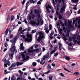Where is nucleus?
<instances>
[{
  "label": "nucleus",
  "mask_w": 80,
  "mask_h": 80,
  "mask_svg": "<svg viewBox=\"0 0 80 80\" xmlns=\"http://www.w3.org/2000/svg\"><path fill=\"white\" fill-rule=\"evenodd\" d=\"M17 37H14V39L13 40H10V42L12 43V47L10 49V50L12 52V53L16 52L17 53V49L15 48H16V47H15V43H16V41H17Z\"/></svg>",
  "instance_id": "f257e3e1"
},
{
  "label": "nucleus",
  "mask_w": 80,
  "mask_h": 80,
  "mask_svg": "<svg viewBox=\"0 0 80 80\" xmlns=\"http://www.w3.org/2000/svg\"><path fill=\"white\" fill-rule=\"evenodd\" d=\"M72 21H71L69 22L68 25V28H67V31L68 32H67L66 34V35L67 37H69V33L70 32V30H71L70 28H72V29H73V25H72Z\"/></svg>",
  "instance_id": "f03ea898"
},
{
  "label": "nucleus",
  "mask_w": 80,
  "mask_h": 80,
  "mask_svg": "<svg viewBox=\"0 0 80 80\" xmlns=\"http://www.w3.org/2000/svg\"><path fill=\"white\" fill-rule=\"evenodd\" d=\"M26 53H27V51H24V52L21 54V55L22 58H23L24 60H27V61H28V60H29L30 57L28 56L27 55Z\"/></svg>",
  "instance_id": "7ed1b4c3"
},
{
  "label": "nucleus",
  "mask_w": 80,
  "mask_h": 80,
  "mask_svg": "<svg viewBox=\"0 0 80 80\" xmlns=\"http://www.w3.org/2000/svg\"><path fill=\"white\" fill-rule=\"evenodd\" d=\"M38 35L39 36L38 38L37 39V41H38V42H40L41 39H42V38H43V33L41 32H39L38 34L36 35V38H37V36H38Z\"/></svg>",
  "instance_id": "20e7f679"
},
{
  "label": "nucleus",
  "mask_w": 80,
  "mask_h": 80,
  "mask_svg": "<svg viewBox=\"0 0 80 80\" xmlns=\"http://www.w3.org/2000/svg\"><path fill=\"white\" fill-rule=\"evenodd\" d=\"M28 31L27 32V37L28 38H26L25 39V42H31L32 40V35L31 34H28L29 33Z\"/></svg>",
  "instance_id": "39448f33"
},
{
  "label": "nucleus",
  "mask_w": 80,
  "mask_h": 80,
  "mask_svg": "<svg viewBox=\"0 0 80 80\" xmlns=\"http://www.w3.org/2000/svg\"><path fill=\"white\" fill-rule=\"evenodd\" d=\"M62 3H63V5H62V7L61 8L60 10V13H62L65 12V1L64 0H62Z\"/></svg>",
  "instance_id": "423d86ee"
},
{
  "label": "nucleus",
  "mask_w": 80,
  "mask_h": 80,
  "mask_svg": "<svg viewBox=\"0 0 80 80\" xmlns=\"http://www.w3.org/2000/svg\"><path fill=\"white\" fill-rule=\"evenodd\" d=\"M58 10H59V6L57 4V10L56 12V14L58 16V18L59 19L61 20L62 18V16L60 14H59V13H58Z\"/></svg>",
  "instance_id": "0eeeda50"
},
{
  "label": "nucleus",
  "mask_w": 80,
  "mask_h": 80,
  "mask_svg": "<svg viewBox=\"0 0 80 80\" xmlns=\"http://www.w3.org/2000/svg\"><path fill=\"white\" fill-rule=\"evenodd\" d=\"M17 65V64L16 63H12L10 66L8 68V70H10V71L12 70H13V68H14V67H15Z\"/></svg>",
  "instance_id": "6e6552de"
},
{
  "label": "nucleus",
  "mask_w": 80,
  "mask_h": 80,
  "mask_svg": "<svg viewBox=\"0 0 80 80\" xmlns=\"http://www.w3.org/2000/svg\"><path fill=\"white\" fill-rule=\"evenodd\" d=\"M77 21H78L77 23H78V24L80 23V19L78 18H77L73 20V24H74L75 23V22H77Z\"/></svg>",
  "instance_id": "1a4fd4ad"
},
{
  "label": "nucleus",
  "mask_w": 80,
  "mask_h": 80,
  "mask_svg": "<svg viewBox=\"0 0 80 80\" xmlns=\"http://www.w3.org/2000/svg\"><path fill=\"white\" fill-rule=\"evenodd\" d=\"M37 17L38 18H37V22L39 23H40L42 21V19H41V18H40V14H38Z\"/></svg>",
  "instance_id": "9d476101"
},
{
  "label": "nucleus",
  "mask_w": 80,
  "mask_h": 80,
  "mask_svg": "<svg viewBox=\"0 0 80 80\" xmlns=\"http://www.w3.org/2000/svg\"><path fill=\"white\" fill-rule=\"evenodd\" d=\"M46 8L47 12H48L49 13H50V10H49V9H48V8H51V6L49 5H48V6L47 5L46 6Z\"/></svg>",
  "instance_id": "9b49d317"
},
{
  "label": "nucleus",
  "mask_w": 80,
  "mask_h": 80,
  "mask_svg": "<svg viewBox=\"0 0 80 80\" xmlns=\"http://www.w3.org/2000/svg\"><path fill=\"white\" fill-rule=\"evenodd\" d=\"M29 20L30 21V23H33V22L34 21V20H32V15H30L29 17Z\"/></svg>",
  "instance_id": "f8f14e48"
},
{
  "label": "nucleus",
  "mask_w": 80,
  "mask_h": 80,
  "mask_svg": "<svg viewBox=\"0 0 80 80\" xmlns=\"http://www.w3.org/2000/svg\"><path fill=\"white\" fill-rule=\"evenodd\" d=\"M40 10L39 9H35L34 10V13L36 14V15H38L40 14H39V13Z\"/></svg>",
  "instance_id": "ddd939ff"
},
{
  "label": "nucleus",
  "mask_w": 80,
  "mask_h": 80,
  "mask_svg": "<svg viewBox=\"0 0 80 80\" xmlns=\"http://www.w3.org/2000/svg\"><path fill=\"white\" fill-rule=\"evenodd\" d=\"M77 38V36L76 35H74L72 37V39L75 42H77V40H76V38Z\"/></svg>",
  "instance_id": "4468645a"
},
{
  "label": "nucleus",
  "mask_w": 80,
  "mask_h": 80,
  "mask_svg": "<svg viewBox=\"0 0 80 80\" xmlns=\"http://www.w3.org/2000/svg\"><path fill=\"white\" fill-rule=\"evenodd\" d=\"M43 61H45V56H43L42 59H41V61L40 62V64L42 65L43 63Z\"/></svg>",
  "instance_id": "2eb2a0df"
},
{
  "label": "nucleus",
  "mask_w": 80,
  "mask_h": 80,
  "mask_svg": "<svg viewBox=\"0 0 80 80\" xmlns=\"http://www.w3.org/2000/svg\"><path fill=\"white\" fill-rule=\"evenodd\" d=\"M13 55H14V53H12L11 55L10 54H9V57L10 58H11V59H12L13 58Z\"/></svg>",
  "instance_id": "dca6fc26"
},
{
  "label": "nucleus",
  "mask_w": 80,
  "mask_h": 80,
  "mask_svg": "<svg viewBox=\"0 0 80 80\" xmlns=\"http://www.w3.org/2000/svg\"><path fill=\"white\" fill-rule=\"evenodd\" d=\"M32 24H33V25H36L37 26H38L40 23H39V22L36 23L35 22V21H34L33 23H32Z\"/></svg>",
  "instance_id": "f3484780"
},
{
  "label": "nucleus",
  "mask_w": 80,
  "mask_h": 80,
  "mask_svg": "<svg viewBox=\"0 0 80 80\" xmlns=\"http://www.w3.org/2000/svg\"><path fill=\"white\" fill-rule=\"evenodd\" d=\"M44 57H45V58H48L50 57V56L49 55V52H48L46 54L45 56H44Z\"/></svg>",
  "instance_id": "a211bd4d"
},
{
  "label": "nucleus",
  "mask_w": 80,
  "mask_h": 80,
  "mask_svg": "<svg viewBox=\"0 0 80 80\" xmlns=\"http://www.w3.org/2000/svg\"><path fill=\"white\" fill-rule=\"evenodd\" d=\"M15 25L12 26L10 28V29H11L12 31H13V29H15Z\"/></svg>",
  "instance_id": "6ab92c4d"
},
{
  "label": "nucleus",
  "mask_w": 80,
  "mask_h": 80,
  "mask_svg": "<svg viewBox=\"0 0 80 80\" xmlns=\"http://www.w3.org/2000/svg\"><path fill=\"white\" fill-rule=\"evenodd\" d=\"M59 45V50H62V45H61L60 43H59L58 44Z\"/></svg>",
  "instance_id": "aec40b11"
},
{
  "label": "nucleus",
  "mask_w": 80,
  "mask_h": 80,
  "mask_svg": "<svg viewBox=\"0 0 80 80\" xmlns=\"http://www.w3.org/2000/svg\"><path fill=\"white\" fill-rule=\"evenodd\" d=\"M17 66H19V65H22L23 63L22 62H17L16 63Z\"/></svg>",
  "instance_id": "412c9836"
},
{
  "label": "nucleus",
  "mask_w": 80,
  "mask_h": 80,
  "mask_svg": "<svg viewBox=\"0 0 80 80\" xmlns=\"http://www.w3.org/2000/svg\"><path fill=\"white\" fill-rule=\"evenodd\" d=\"M47 67L48 70H52V68H51V66L49 64L48 65Z\"/></svg>",
  "instance_id": "4be33fe9"
},
{
  "label": "nucleus",
  "mask_w": 80,
  "mask_h": 80,
  "mask_svg": "<svg viewBox=\"0 0 80 80\" xmlns=\"http://www.w3.org/2000/svg\"><path fill=\"white\" fill-rule=\"evenodd\" d=\"M8 31H9V29H8L6 30V31L4 33L5 35H7L8 34Z\"/></svg>",
  "instance_id": "5701e85b"
},
{
  "label": "nucleus",
  "mask_w": 80,
  "mask_h": 80,
  "mask_svg": "<svg viewBox=\"0 0 80 80\" xmlns=\"http://www.w3.org/2000/svg\"><path fill=\"white\" fill-rule=\"evenodd\" d=\"M71 1L72 3H77V2H78V0H71Z\"/></svg>",
  "instance_id": "b1692460"
},
{
  "label": "nucleus",
  "mask_w": 80,
  "mask_h": 80,
  "mask_svg": "<svg viewBox=\"0 0 80 80\" xmlns=\"http://www.w3.org/2000/svg\"><path fill=\"white\" fill-rule=\"evenodd\" d=\"M64 57H65V59H66V60H68V61H69V60H70V58L68 56H66Z\"/></svg>",
  "instance_id": "393cba45"
},
{
  "label": "nucleus",
  "mask_w": 80,
  "mask_h": 80,
  "mask_svg": "<svg viewBox=\"0 0 80 80\" xmlns=\"http://www.w3.org/2000/svg\"><path fill=\"white\" fill-rule=\"evenodd\" d=\"M52 2L53 3L54 7H55H55H56V6H55V5L56 4V3H55V0H52Z\"/></svg>",
  "instance_id": "a878e982"
},
{
  "label": "nucleus",
  "mask_w": 80,
  "mask_h": 80,
  "mask_svg": "<svg viewBox=\"0 0 80 80\" xmlns=\"http://www.w3.org/2000/svg\"><path fill=\"white\" fill-rule=\"evenodd\" d=\"M6 64L8 65V66H10V65L11 64L10 62L8 61H7V62H6Z\"/></svg>",
  "instance_id": "bb28decb"
},
{
  "label": "nucleus",
  "mask_w": 80,
  "mask_h": 80,
  "mask_svg": "<svg viewBox=\"0 0 80 80\" xmlns=\"http://www.w3.org/2000/svg\"><path fill=\"white\" fill-rule=\"evenodd\" d=\"M63 68L64 69V70L65 71H67V72H68L69 73H72V72L68 70L67 68Z\"/></svg>",
  "instance_id": "cd10ccee"
},
{
  "label": "nucleus",
  "mask_w": 80,
  "mask_h": 80,
  "mask_svg": "<svg viewBox=\"0 0 80 80\" xmlns=\"http://www.w3.org/2000/svg\"><path fill=\"white\" fill-rule=\"evenodd\" d=\"M2 61L3 62H4V63H6L7 61V59H3L2 60Z\"/></svg>",
  "instance_id": "c85d7f7f"
},
{
  "label": "nucleus",
  "mask_w": 80,
  "mask_h": 80,
  "mask_svg": "<svg viewBox=\"0 0 80 80\" xmlns=\"http://www.w3.org/2000/svg\"><path fill=\"white\" fill-rule=\"evenodd\" d=\"M34 75H35V78H36V79H38V76H39V75H37V74L36 73H35L34 74Z\"/></svg>",
  "instance_id": "c756f323"
},
{
  "label": "nucleus",
  "mask_w": 80,
  "mask_h": 80,
  "mask_svg": "<svg viewBox=\"0 0 80 80\" xmlns=\"http://www.w3.org/2000/svg\"><path fill=\"white\" fill-rule=\"evenodd\" d=\"M49 30H52V24H50L49 25Z\"/></svg>",
  "instance_id": "7c9ffc66"
},
{
  "label": "nucleus",
  "mask_w": 80,
  "mask_h": 80,
  "mask_svg": "<svg viewBox=\"0 0 80 80\" xmlns=\"http://www.w3.org/2000/svg\"><path fill=\"white\" fill-rule=\"evenodd\" d=\"M33 67H35L37 65V63L35 62H33L32 63Z\"/></svg>",
  "instance_id": "2f4dec72"
},
{
  "label": "nucleus",
  "mask_w": 80,
  "mask_h": 80,
  "mask_svg": "<svg viewBox=\"0 0 80 80\" xmlns=\"http://www.w3.org/2000/svg\"><path fill=\"white\" fill-rule=\"evenodd\" d=\"M51 72V70H49L47 72H44V74H48V73H50Z\"/></svg>",
  "instance_id": "473e14b6"
},
{
  "label": "nucleus",
  "mask_w": 80,
  "mask_h": 80,
  "mask_svg": "<svg viewBox=\"0 0 80 80\" xmlns=\"http://www.w3.org/2000/svg\"><path fill=\"white\" fill-rule=\"evenodd\" d=\"M31 17L33 20H35V16L34 15H32L31 16Z\"/></svg>",
  "instance_id": "72a5a7b5"
},
{
  "label": "nucleus",
  "mask_w": 80,
  "mask_h": 80,
  "mask_svg": "<svg viewBox=\"0 0 80 80\" xmlns=\"http://www.w3.org/2000/svg\"><path fill=\"white\" fill-rule=\"evenodd\" d=\"M28 52L29 53H32L33 52V51L32 50L29 49L28 50Z\"/></svg>",
  "instance_id": "f704fd0d"
},
{
  "label": "nucleus",
  "mask_w": 80,
  "mask_h": 80,
  "mask_svg": "<svg viewBox=\"0 0 80 80\" xmlns=\"http://www.w3.org/2000/svg\"><path fill=\"white\" fill-rule=\"evenodd\" d=\"M73 45V42H72V41H70V43L69 44V45L70 47L72 46Z\"/></svg>",
  "instance_id": "c9c22d12"
},
{
  "label": "nucleus",
  "mask_w": 80,
  "mask_h": 80,
  "mask_svg": "<svg viewBox=\"0 0 80 80\" xmlns=\"http://www.w3.org/2000/svg\"><path fill=\"white\" fill-rule=\"evenodd\" d=\"M26 2V0H23V1H22L21 3H22V5H24L25 4V3Z\"/></svg>",
  "instance_id": "e433bc0d"
},
{
  "label": "nucleus",
  "mask_w": 80,
  "mask_h": 80,
  "mask_svg": "<svg viewBox=\"0 0 80 80\" xmlns=\"http://www.w3.org/2000/svg\"><path fill=\"white\" fill-rule=\"evenodd\" d=\"M14 19H15V17H14V16H11V20L12 21H13V20H14Z\"/></svg>",
  "instance_id": "4c0bfd02"
},
{
  "label": "nucleus",
  "mask_w": 80,
  "mask_h": 80,
  "mask_svg": "<svg viewBox=\"0 0 80 80\" xmlns=\"http://www.w3.org/2000/svg\"><path fill=\"white\" fill-rule=\"evenodd\" d=\"M77 39L78 40H80V36L79 35L77 37Z\"/></svg>",
  "instance_id": "58836bf2"
},
{
  "label": "nucleus",
  "mask_w": 80,
  "mask_h": 80,
  "mask_svg": "<svg viewBox=\"0 0 80 80\" xmlns=\"http://www.w3.org/2000/svg\"><path fill=\"white\" fill-rule=\"evenodd\" d=\"M35 32H37V30L35 29L34 30H32V33H35Z\"/></svg>",
  "instance_id": "ea45409f"
},
{
  "label": "nucleus",
  "mask_w": 80,
  "mask_h": 80,
  "mask_svg": "<svg viewBox=\"0 0 80 80\" xmlns=\"http://www.w3.org/2000/svg\"><path fill=\"white\" fill-rule=\"evenodd\" d=\"M57 50V47H56L54 48V50H53V51H54L55 52H56Z\"/></svg>",
  "instance_id": "a19ab883"
},
{
  "label": "nucleus",
  "mask_w": 80,
  "mask_h": 80,
  "mask_svg": "<svg viewBox=\"0 0 80 80\" xmlns=\"http://www.w3.org/2000/svg\"><path fill=\"white\" fill-rule=\"evenodd\" d=\"M73 75H80V73H79L78 72H74L73 74Z\"/></svg>",
  "instance_id": "79ce46f5"
},
{
  "label": "nucleus",
  "mask_w": 80,
  "mask_h": 80,
  "mask_svg": "<svg viewBox=\"0 0 80 80\" xmlns=\"http://www.w3.org/2000/svg\"><path fill=\"white\" fill-rule=\"evenodd\" d=\"M72 40V37H69V42H71Z\"/></svg>",
  "instance_id": "37998d69"
},
{
  "label": "nucleus",
  "mask_w": 80,
  "mask_h": 80,
  "mask_svg": "<svg viewBox=\"0 0 80 80\" xmlns=\"http://www.w3.org/2000/svg\"><path fill=\"white\" fill-rule=\"evenodd\" d=\"M55 51L53 50H52V51H51L50 52V55H52V54H53V53H55Z\"/></svg>",
  "instance_id": "c03bdc74"
},
{
  "label": "nucleus",
  "mask_w": 80,
  "mask_h": 80,
  "mask_svg": "<svg viewBox=\"0 0 80 80\" xmlns=\"http://www.w3.org/2000/svg\"><path fill=\"white\" fill-rule=\"evenodd\" d=\"M20 50H24V47H20Z\"/></svg>",
  "instance_id": "a18cd8bd"
},
{
  "label": "nucleus",
  "mask_w": 80,
  "mask_h": 80,
  "mask_svg": "<svg viewBox=\"0 0 80 80\" xmlns=\"http://www.w3.org/2000/svg\"><path fill=\"white\" fill-rule=\"evenodd\" d=\"M30 1L31 3H35V1H33V0H30Z\"/></svg>",
  "instance_id": "49530a36"
},
{
  "label": "nucleus",
  "mask_w": 80,
  "mask_h": 80,
  "mask_svg": "<svg viewBox=\"0 0 80 80\" xmlns=\"http://www.w3.org/2000/svg\"><path fill=\"white\" fill-rule=\"evenodd\" d=\"M9 37L10 38V39L11 38H13V35L12 34H11L10 36H9Z\"/></svg>",
  "instance_id": "de8ad7c7"
},
{
  "label": "nucleus",
  "mask_w": 80,
  "mask_h": 80,
  "mask_svg": "<svg viewBox=\"0 0 80 80\" xmlns=\"http://www.w3.org/2000/svg\"><path fill=\"white\" fill-rule=\"evenodd\" d=\"M58 55V52H57L56 53H54V56L57 57V55Z\"/></svg>",
  "instance_id": "09e8293b"
},
{
  "label": "nucleus",
  "mask_w": 80,
  "mask_h": 80,
  "mask_svg": "<svg viewBox=\"0 0 80 80\" xmlns=\"http://www.w3.org/2000/svg\"><path fill=\"white\" fill-rule=\"evenodd\" d=\"M20 13H19L18 15H17V19L18 20L19 19V18H20Z\"/></svg>",
  "instance_id": "8fccbe9b"
},
{
  "label": "nucleus",
  "mask_w": 80,
  "mask_h": 80,
  "mask_svg": "<svg viewBox=\"0 0 80 80\" xmlns=\"http://www.w3.org/2000/svg\"><path fill=\"white\" fill-rule=\"evenodd\" d=\"M4 45H5V47H8V43H7V42H6L4 44Z\"/></svg>",
  "instance_id": "3c124183"
},
{
  "label": "nucleus",
  "mask_w": 80,
  "mask_h": 80,
  "mask_svg": "<svg viewBox=\"0 0 80 80\" xmlns=\"http://www.w3.org/2000/svg\"><path fill=\"white\" fill-rule=\"evenodd\" d=\"M52 76H50L49 77V80H52Z\"/></svg>",
  "instance_id": "603ef678"
},
{
  "label": "nucleus",
  "mask_w": 80,
  "mask_h": 80,
  "mask_svg": "<svg viewBox=\"0 0 80 80\" xmlns=\"http://www.w3.org/2000/svg\"><path fill=\"white\" fill-rule=\"evenodd\" d=\"M22 30V28H20L18 31V32H21Z\"/></svg>",
  "instance_id": "864d4df0"
},
{
  "label": "nucleus",
  "mask_w": 80,
  "mask_h": 80,
  "mask_svg": "<svg viewBox=\"0 0 80 80\" xmlns=\"http://www.w3.org/2000/svg\"><path fill=\"white\" fill-rule=\"evenodd\" d=\"M20 37H22L23 38H25V36L23 35H21Z\"/></svg>",
  "instance_id": "5fc2aeb1"
},
{
  "label": "nucleus",
  "mask_w": 80,
  "mask_h": 80,
  "mask_svg": "<svg viewBox=\"0 0 80 80\" xmlns=\"http://www.w3.org/2000/svg\"><path fill=\"white\" fill-rule=\"evenodd\" d=\"M20 80H24L25 79H24V78H22V76H20Z\"/></svg>",
  "instance_id": "6e6d98bb"
},
{
  "label": "nucleus",
  "mask_w": 80,
  "mask_h": 80,
  "mask_svg": "<svg viewBox=\"0 0 80 80\" xmlns=\"http://www.w3.org/2000/svg\"><path fill=\"white\" fill-rule=\"evenodd\" d=\"M37 4L38 5H40L41 4V2H40V1H39L38 2H37Z\"/></svg>",
  "instance_id": "4d7b16f0"
},
{
  "label": "nucleus",
  "mask_w": 80,
  "mask_h": 80,
  "mask_svg": "<svg viewBox=\"0 0 80 80\" xmlns=\"http://www.w3.org/2000/svg\"><path fill=\"white\" fill-rule=\"evenodd\" d=\"M6 40L7 42H9V41H10V40H9V39H8V38H6Z\"/></svg>",
  "instance_id": "13d9d810"
},
{
  "label": "nucleus",
  "mask_w": 80,
  "mask_h": 80,
  "mask_svg": "<svg viewBox=\"0 0 80 80\" xmlns=\"http://www.w3.org/2000/svg\"><path fill=\"white\" fill-rule=\"evenodd\" d=\"M57 27L58 28V29L60 28V25H59V24H57Z\"/></svg>",
  "instance_id": "bf43d9fd"
},
{
  "label": "nucleus",
  "mask_w": 80,
  "mask_h": 80,
  "mask_svg": "<svg viewBox=\"0 0 80 80\" xmlns=\"http://www.w3.org/2000/svg\"><path fill=\"white\" fill-rule=\"evenodd\" d=\"M45 32L47 33H49V30H46Z\"/></svg>",
  "instance_id": "052dcab7"
},
{
  "label": "nucleus",
  "mask_w": 80,
  "mask_h": 80,
  "mask_svg": "<svg viewBox=\"0 0 80 80\" xmlns=\"http://www.w3.org/2000/svg\"><path fill=\"white\" fill-rule=\"evenodd\" d=\"M30 29H31L30 28H28V29H27V31H30Z\"/></svg>",
  "instance_id": "680f3d73"
},
{
  "label": "nucleus",
  "mask_w": 80,
  "mask_h": 80,
  "mask_svg": "<svg viewBox=\"0 0 80 80\" xmlns=\"http://www.w3.org/2000/svg\"><path fill=\"white\" fill-rule=\"evenodd\" d=\"M60 75H61V76H62V77H63L65 76L64 75H63V74L62 73H60Z\"/></svg>",
  "instance_id": "e2e57ef3"
},
{
  "label": "nucleus",
  "mask_w": 80,
  "mask_h": 80,
  "mask_svg": "<svg viewBox=\"0 0 80 80\" xmlns=\"http://www.w3.org/2000/svg\"><path fill=\"white\" fill-rule=\"evenodd\" d=\"M45 48L43 47L42 48V52H43L45 51Z\"/></svg>",
  "instance_id": "0e129e2a"
},
{
  "label": "nucleus",
  "mask_w": 80,
  "mask_h": 80,
  "mask_svg": "<svg viewBox=\"0 0 80 80\" xmlns=\"http://www.w3.org/2000/svg\"><path fill=\"white\" fill-rule=\"evenodd\" d=\"M12 78L13 79V80H15L17 78H16V77H12Z\"/></svg>",
  "instance_id": "69168bd1"
},
{
  "label": "nucleus",
  "mask_w": 80,
  "mask_h": 80,
  "mask_svg": "<svg viewBox=\"0 0 80 80\" xmlns=\"http://www.w3.org/2000/svg\"><path fill=\"white\" fill-rule=\"evenodd\" d=\"M20 78H21L20 76L17 79V80H20Z\"/></svg>",
  "instance_id": "338daca9"
},
{
  "label": "nucleus",
  "mask_w": 80,
  "mask_h": 80,
  "mask_svg": "<svg viewBox=\"0 0 80 80\" xmlns=\"http://www.w3.org/2000/svg\"><path fill=\"white\" fill-rule=\"evenodd\" d=\"M77 42H78V45H80V41H78Z\"/></svg>",
  "instance_id": "774afa93"
}]
</instances>
